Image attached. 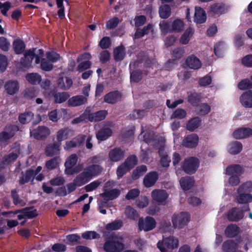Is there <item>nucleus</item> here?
Masks as SVG:
<instances>
[{"label": "nucleus", "mask_w": 252, "mask_h": 252, "mask_svg": "<svg viewBox=\"0 0 252 252\" xmlns=\"http://www.w3.org/2000/svg\"><path fill=\"white\" fill-rule=\"evenodd\" d=\"M103 168L99 164H92L86 166L83 172L76 177V180L86 184L93 178L98 176L103 171Z\"/></svg>", "instance_id": "1"}, {"label": "nucleus", "mask_w": 252, "mask_h": 252, "mask_svg": "<svg viewBox=\"0 0 252 252\" xmlns=\"http://www.w3.org/2000/svg\"><path fill=\"white\" fill-rule=\"evenodd\" d=\"M78 157L75 154L69 156L64 163L65 173L68 175H72L79 173L82 169V165L80 164L76 165Z\"/></svg>", "instance_id": "2"}, {"label": "nucleus", "mask_w": 252, "mask_h": 252, "mask_svg": "<svg viewBox=\"0 0 252 252\" xmlns=\"http://www.w3.org/2000/svg\"><path fill=\"white\" fill-rule=\"evenodd\" d=\"M200 164L198 158L193 157L186 158L181 164L182 170L187 174H194Z\"/></svg>", "instance_id": "3"}, {"label": "nucleus", "mask_w": 252, "mask_h": 252, "mask_svg": "<svg viewBox=\"0 0 252 252\" xmlns=\"http://www.w3.org/2000/svg\"><path fill=\"white\" fill-rule=\"evenodd\" d=\"M35 48H32L27 50L24 53V57L20 59V63L22 67L29 68L32 65L34 58H35V63L38 64L40 62V58L39 55L35 53Z\"/></svg>", "instance_id": "4"}, {"label": "nucleus", "mask_w": 252, "mask_h": 252, "mask_svg": "<svg viewBox=\"0 0 252 252\" xmlns=\"http://www.w3.org/2000/svg\"><path fill=\"white\" fill-rule=\"evenodd\" d=\"M124 248V243L118 239H110L103 245V249L106 252H122Z\"/></svg>", "instance_id": "5"}, {"label": "nucleus", "mask_w": 252, "mask_h": 252, "mask_svg": "<svg viewBox=\"0 0 252 252\" xmlns=\"http://www.w3.org/2000/svg\"><path fill=\"white\" fill-rule=\"evenodd\" d=\"M190 220V216L187 212H181L179 214H174L172 221L175 228H182L186 225Z\"/></svg>", "instance_id": "6"}, {"label": "nucleus", "mask_w": 252, "mask_h": 252, "mask_svg": "<svg viewBox=\"0 0 252 252\" xmlns=\"http://www.w3.org/2000/svg\"><path fill=\"white\" fill-rule=\"evenodd\" d=\"M178 246V240L173 236H169L160 240L157 244V247L160 252H166V248L173 249Z\"/></svg>", "instance_id": "7"}, {"label": "nucleus", "mask_w": 252, "mask_h": 252, "mask_svg": "<svg viewBox=\"0 0 252 252\" xmlns=\"http://www.w3.org/2000/svg\"><path fill=\"white\" fill-rule=\"evenodd\" d=\"M250 210L249 205H245L242 210L239 208L233 207L227 213V218L229 221H239L244 217L243 212Z\"/></svg>", "instance_id": "8"}, {"label": "nucleus", "mask_w": 252, "mask_h": 252, "mask_svg": "<svg viewBox=\"0 0 252 252\" xmlns=\"http://www.w3.org/2000/svg\"><path fill=\"white\" fill-rule=\"evenodd\" d=\"M156 221L152 217L147 216L145 219L140 218L138 220V228L140 230L149 231L154 229L156 226Z\"/></svg>", "instance_id": "9"}, {"label": "nucleus", "mask_w": 252, "mask_h": 252, "mask_svg": "<svg viewBox=\"0 0 252 252\" xmlns=\"http://www.w3.org/2000/svg\"><path fill=\"white\" fill-rule=\"evenodd\" d=\"M31 136L34 139L41 140L47 138L50 134L49 128L45 126H38L37 128L33 129H30Z\"/></svg>", "instance_id": "10"}, {"label": "nucleus", "mask_w": 252, "mask_h": 252, "mask_svg": "<svg viewBox=\"0 0 252 252\" xmlns=\"http://www.w3.org/2000/svg\"><path fill=\"white\" fill-rule=\"evenodd\" d=\"M11 149H14V151L4 155L2 158V160L5 165H8L15 161L21 154L20 145L19 144L14 143V144L12 145Z\"/></svg>", "instance_id": "11"}, {"label": "nucleus", "mask_w": 252, "mask_h": 252, "mask_svg": "<svg viewBox=\"0 0 252 252\" xmlns=\"http://www.w3.org/2000/svg\"><path fill=\"white\" fill-rule=\"evenodd\" d=\"M8 131H3L0 132V143H4L12 138L15 135V131L19 130L18 126L11 125L5 127Z\"/></svg>", "instance_id": "12"}, {"label": "nucleus", "mask_w": 252, "mask_h": 252, "mask_svg": "<svg viewBox=\"0 0 252 252\" xmlns=\"http://www.w3.org/2000/svg\"><path fill=\"white\" fill-rule=\"evenodd\" d=\"M168 194L166 191L163 189H154L152 191V197L153 199L158 203V205L165 204Z\"/></svg>", "instance_id": "13"}, {"label": "nucleus", "mask_w": 252, "mask_h": 252, "mask_svg": "<svg viewBox=\"0 0 252 252\" xmlns=\"http://www.w3.org/2000/svg\"><path fill=\"white\" fill-rule=\"evenodd\" d=\"M199 137L195 133H192L187 135L184 137L182 142L184 147L189 148H195L198 145Z\"/></svg>", "instance_id": "14"}, {"label": "nucleus", "mask_w": 252, "mask_h": 252, "mask_svg": "<svg viewBox=\"0 0 252 252\" xmlns=\"http://www.w3.org/2000/svg\"><path fill=\"white\" fill-rule=\"evenodd\" d=\"M158 179V174L156 171H151L147 174L143 181L144 186L146 188L153 187Z\"/></svg>", "instance_id": "15"}, {"label": "nucleus", "mask_w": 252, "mask_h": 252, "mask_svg": "<svg viewBox=\"0 0 252 252\" xmlns=\"http://www.w3.org/2000/svg\"><path fill=\"white\" fill-rule=\"evenodd\" d=\"M125 154V150L120 148H115L109 151L108 156L110 161L117 162L124 158Z\"/></svg>", "instance_id": "16"}, {"label": "nucleus", "mask_w": 252, "mask_h": 252, "mask_svg": "<svg viewBox=\"0 0 252 252\" xmlns=\"http://www.w3.org/2000/svg\"><path fill=\"white\" fill-rule=\"evenodd\" d=\"M122 95L119 91H111L104 96V101L109 103L114 104L120 101L122 99Z\"/></svg>", "instance_id": "17"}, {"label": "nucleus", "mask_w": 252, "mask_h": 252, "mask_svg": "<svg viewBox=\"0 0 252 252\" xmlns=\"http://www.w3.org/2000/svg\"><path fill=\"white\" fill-rule=\"evenodd\" d=\"M228 8V6L223 3H215L210 6L209 12L219 15L225 13Z\"/></svg>", "instance_id": "18"}, {"label": "nucleus", "mask_w": 252, "mask_h": 252, "mask_svg": "<svg viewBox=\"0 0 252 252\" xmlns=\"http://www.w3.org/2000/svg\"><path fill=\"white\" fill-rule=\"evenodd\" d=\"M240 101L244 107L252 108V90L243 93L240 97Z\"/></svg>", "instance_id": "19"}, {"label": "nucleus", "mask_w": 252, "mask_h": 252, "mask_svg": "<svg viewBox=\"0 0 252 252\" xmlns=\"http://www.w3.org/2000/svg\"><path fill=\"white\" fill-rule=\"evenodd\" d=\"M251 135H252V129L250 127L239 128L233 133V137L237 139L247 138Z\"/></svg>", "instance_id": "20"}, {"label": "nucleus", "mask_w": 252, "mask_h": 252, "mask_svg": "<svg viewBox=\"0 0 252 252\" xmlns=\"http://www.w3.org/2000/svg\"><path fill=\"white\" fill-rule=\"evenodd\" d=\"M4 89L8 94L14 95L19 91V83L16 80H9L5 83Z\"/></svg>", "instance_id": "21"}, {"label": "nucleus", "mask_w": 252, "mask_h": 252, "mask_svg": "<svg viewBox=\"0 0 252 252\" xmlns=\"http://www.w3.org/2000/svg\"><path fill=\"white\" fill-rule=\"evenodd\" d=\"M87 101V98L82 95H77L70 98L68 101V105L71 107H76L82 105Z\"/></svg>", "instance_id": "22"}, {"label": "nucleus", "mask_w": 252, "mask_h": 252, "mask_svg": "<svg viewBox=\"0 0 252 252\" xmlns=\"http://www.w3.org/2000/svg\"><path fill=\"white\" fill-rule=\"evenodd\" d=\"M240 232V229L235 224H230L225 228L224 234L229 238H234Z\"/></svg>", "instance_id": "23"}, {"label": "nucleus", "mask_w": 252, "mask_h": 252, "mask_svg": "<svg viewBox=\"0 0 252 252\" xmlns=\"http://www.w3.org/2000/svg\"><path fill=\"white\" fill-rule=\"evenodd\" d=\"M186 63L189 68L193 69H198L202 65L200 60L193 55L189 56L186 59Z\"/></svg>", "instance_id": "24"}, {"label": "nucleus", "mask_w": 252, "mask_h": 252, "mask_svg": "<svg viewBox=\"0 0 252 252\" xmlns=\"http://www.w3.org/2000/svg\"><path fill=\"white\" fill-rule=\"evenodd\" d=\"M244 169L240 164H235L228 166L225 169V173L227 175H241L244 173Z\"/></svg>", "instance_id": "25"}, {"label": "nucleus", "mask_w": 252, "mask_h": 252, "mask_svg": "<svg viewBox=\"0 0 252 252\" xmlns=\"http://www.w3.org/2000/svg\"><path fill=\"white\" fill-rule=\"evenodd\" d=\"M21 175L19 180V184L21 185L28 183L32 178L33 181L35 176L34 171L31 168L27 169L25 173L22 172Z\"/></svg>", "instance_id": "26"}, {"label": "nucleus", "mask_w": 252, "mask_h": 252, "mask_svg": "<svg viewBox=\"0 0 252 252\" xmlns=\"http://www.w3.org/2000/svg\"><path fill=\"white\" fill-rule=\"evenodd\" d=\"M107 114V111L105 110H99L89 114L88 120L92 122L101 121L106 118Z\"/></svg>", "instance_id": "27"}, {"label": "nucleus", "mask_w": 252, "mask_h": 252, "mask_svg": "<svg viewBox=\"0 0 252 252\" xmlns=\"http://www.w3.org/2000/svg\"><path fill=\"white\" fill-rule=\"evenodd\" d=\"M206 20V14L204 10L200 7H195L194 21L202 24Z\"/></svg>", "instance_id": "28"}, {"label": "nucleus", "mask_w": 252, "mask_h": 252, "mask_svg": "<svg viewBox=\"0 0 252 252\" xmlns=\"http://www.w3.org/2000/svg\"><path fill=\"white\" fill-rule=\"evenodd\" d=\"M57 86L62 90H68L72 85L73 81L72 79L68 77H61L57 80Z\"/></svg>", "instance_id": "29"}, {"label": "nucleus", "mask_w": 252, "mask_h": 252, "mask_svg": "<svg viewBox=\"0 0 252 252\" xmlns=\"http://www.w3.org/2000/svg\"><path fill=\"white\" fill-rule=\"evenodd\" d=\"M60 145L56 142L49 144L45 148V154L48 157H53L57 155L60 152Z\"/></svg>", "instance_id": "30"}, {"label": "nucleus", "mask_w": 252, "mask_h": 252, "mask_svg": "<svg viewBox=\"0 0 252 252\" xmlns=\"http://www.w3.org/2000/svg\"><path fill=\"white\" fill-rule=\"evenodd\" d=\"M243 149L242 143L237 141H232L227 146V150L231 155H237L240 153Z\"/></svg>", "instance_id": "31"}, {"label": "nucleus", "mask_w": 252, "mask_h": 252, "mask_svg": "<svg viewBox=\"0 0 252 252\" xmlns=\"http://www.w3.org/2000/svg\"><path fill=\"white\" fill-rule=\"evenodd\" d=\"M237 249V244L233 240L225 241L222 245L223 252H235Z\"/></svg>", "instance_id": "32"}, {"label": "nucleus", "mask_w": 252, "mask_h": 252, "mask_svg": "<svg viewBox=\"0 0 252 252\" xmlns=\"http://www.w3.org/2000/svg\"><path fill=\"white\" fill-rule=\"evenodd\" d=\"M148 71L141 69H136L130 72V79L131 82H139L142 79L143 75H147Z\"/></svg>", "instance_id": "33"}, {"label": "nucleus", "mask_w": 252, "mask_h": 252, "mask_svg": "<svg viewBox=\"0 0 252 252\" xmlns=\"http://www.w3.org/2000/svg\"><path fill=\"white\" fill-rule=\"evenodd\" d=\"M112 130L109 127H103L99 129L96 134L99 141H104L112 135Z\"/></svg>", "instance_id": "34"}, {"label": "nucleus", "mask_w": 252, "mask_h": 252, "mask_svg": "<svg viewBox=\"0 0 252 252\" xmlns=\"http://www.w3.org/2000/svg\"><path fill=\"white\" fill-rule=\"evenodd\" d=\"M33 119L34 114L31 111H26L20 113L18 116L19 122L22 125L29 124Z\"/></svg>", "instance_id": "35"}, {"label": "nucleus", "mask_w": 252, "mask_h": 252, "mask_svg": "<svg viewBox=\"0 0 252 252\" xmlns=\"http://www.w3.org/2000/svg\"><path fill=\"white\" fill-rule=\"evenodd\" d=\"M120 191L118 189H114L110 190H105L101 193L100 195L107 200L115 199L119 197Z\"/></svg>", "instance_id": "36"}, {"label": "nucleus", "mask_w": 252, "mask_h": 252, "mask_svg": "<svg viewBox=\"0 0 252 252\" xmlns=\"http://www.w3.org/2000/svg\"><path fill=\"white\" fill-rule=\"evenodd\" d=\"M13 48L15 53L19 55L24 52L26 45L22 39H16L13 42Z\"/></svg>", "instance_id": "37"}, {"label": "nucleus", "mask_w": 252, "mask_h": 252, "mask_svg": "<svg viewBox=\"0 0 252 252\" xmlns=\"http://www.w3.org/2000/svg\"><path fill=\"white\" fill-rule=\"evenodd\" d=\"M180 183L183 190H188L193 186L194 181L191 177L187 176L182 177L180 180Z\"/></svg>", "instance_id": "38"}, {"label": "nucleus", "mask_w": 252, "mask_h": 252, "mask_svg": "<svg viewBox=\"0 0 252 252\" xmlns=\"http://www.w3.org/2000/svg\"><path fill=\"white\" fill-rule=\"evenodd\" d=\"M147 171V167L145 165H139L134 169L132 172L131 178L133 180L138 179L143 176Z\"/></svg>", "instance_id": "39"}, {"label": "nucleus", "mask_w": 252, "mask_h": 252, "mask_svg": "<svg viewBox=\"0 0 252 252\" xmlns=\"http://www.w3.org/2000/svg\"><path fill=\"white\" fill-rule=\"evenodd\" d=\"M113 54L116 62L122 61L125 57V48L123 45L119 46L114 49Z\"/></svg>", "instance_id": "40"}, {"label": "nucleus", "mask_w": 252, "mask_h": 252, "mask_svg": "<svg viewBox=\"0 0 252 252\" xmlns=\"http://www.w3.org/2000/svg\"><path fill=\"white\" fill-rule=\"evenodd\" d=\"M56 103H62L65 102L70 96L68 92H54L52 94Z\"/></svg>", "instance_id": "41"}, {"label": "nucleus", "mask_w": 252, "mask_h": 252, "mask_svg": "<svg viewBox=\"0 0 252 252\" xmlns=\"http://www.w3.org/2000/svg\"><path fill=\"white\" fill-rule=\"evenodd\" d=\"M202 99L201 94L196 92L188 93V101L193 106L197 105Z\"/></svg>", "instance_id": "42"}, {"label": "nucleus", "mask_w": 252, "mask_h": 252, "mask_svg": "<svg viewBox=\"0 0 252 252\" xmlns=\"http://www.w3.org/2000/svg\"><path fill=\"white\" fill-rule=\"evenodd\" d=\"M211 111V106L207 103H201L196 106L195 111L200 116H205Z\"/></svg>", "instance_id": "43"}, {"label": "nucleus", "mask_w": 252, "mask_h": 252, "mask_svg": "<svg viewBox=\"0 0 252 252\" xmlns=\"http://www.w3.org/2000/svg\"><path fill=\"white\" fill-rule=\"evenodd\" d=\"M236 199L240 204H247L252 202V195L244 192H238Z\"/></svg>", "instance_id": "44"}, {"label": "nucleus", "mask_w": 252, "mask_h": 252, "mask_svg": "<svg viewBox=\"0 0 252 252\" xmlns=\"http://www.w3.org/2000/svg\"><path fill=\"white\" fill-rule=\"evenodd\" d=\"M200 123V118L198 117H195L188 121L186 125V128L190 131H193L199 126Z\"/></svg>", "instance_id": "45"}, {"label": "nucleus", "mask_w": 252, "mask_h": 252, "mask_svg": "<svg viewBox=\"0 0 252 252\" xmlns=\"http://www.w3.org/2000/svg\"><path fill=\"white\" fill-rule=\"evenodd\" d=\"M194 33V30L191 27L188 28L181 36L180 41L182 44H187L190 40V37Z\"/></svg>", "instance_id": "46"}, {"label": "nucleus", "mask_w": 252, "mask_h": 252, "mask_svg": "<svg viewBox=\"0 0 252 252\" xmlns=\"http://www.w3.org/2000/svg\"><path fill=\"white\" fill-rule=\"evenodd\" d=\"M159 16L162 19H167L171 15V7L168 4H164L159 7Z\"/></svg>", "instance_id": "47"}, {"label": "nucleus", "mask_w": 252, "mask_h": 252, "mask_svg": "<svg viewBox=\"0 0 252 252\" xmlns=\"http://www.w3.org/2000/svg\"><path fill=\"white\" fill-rule=\"evenodd\" d=\"M11 196L15 205H20V206L23 207L26 205V203L20 197L16 189H12L11 191Z\"/></svg>", "instance_id": "48"}, {"label": "nucleus", "mask_w": 252, "mask_h": 252, "mask_svg": "<svg viewBox=\"0 0 252 252\" xmlns=\"http://www.w3.org/2000/svg\"><path fill=\"white\" fill-rule=\"evenodd\" d=\"M123 163L131 170L138 163V159L135 155H132L127 157Z\"/></svg>", "instance_id": "49"}, {"label": "nucleus", "mask_w": 252, "mask_h": 252, "mask_svg": "<svg viewBox=\"0 0 252 252\" xmlns=\"http://www.w3.org/2000/svg\"><path fill=\"white\" fill-rule=\"evenodd\" d=\"M26 80L31 84L35 85L41 81V76L36 73H28L26 76Z\"/></svg>", "instance_id": "50"}, {"label": "nucleus", "mask_w": 252, "mask_h": 252, "mask_svg": "<svg viewBox=\"0 0 252 252\" xmlns=\"http://www.w3.org/2000/svg\"><path fill=\"white\" fill-rule=\"evenodd\" d=\"M125 214L126 217L133 220H137L139 218V214L132 207L128 206L126 208Z\"/></svg>", "instance_id": "51"}, {"label": "nucleus", "mask_w": 252, "mask_h": 252, "mask_svg": "<svg viewBox=\"0 0 252 252\" xmlns=\"http://www.w3.org/2000/svg\"><path fill=\"white\" fill-rule=\"evenodd\" d=\"M123 226V222L121 220H115V221L108 223L105 228L108 231L116 230L119 229Z\"/></svg>", "instance_id": "52"}, {"label": "nucleus", "mask_w": 252, "mask_h": 252, "mask_svg": "<svg viewBox=\"0 0 252 252\" xmlns=\"http://www.w3.org/2000/svg\"><path fill=\"white\" fill-rule=\"evenodd\" d=\"M68 132L66 128L62 129L59 130L57 134V143L61 145L62 141L66 139L68 137Z\"/></svg>", "instance_id": "53"}, {"label": "nucleus", "mask_w": 252, "mask_h": 252, "mask_svg": "<svg viewBox=\"0 0 252 252\" xmlns=\"http://www.w3.org/2000/svg\"><path fill=\"white\" fill-rule=\"evenodd\" d=\"M38 92L34 87L27 88L23 92L25 97L29 99H32L37 95Z\"/></svg>", "instance_id": "54"}, {"label": "nucleus", "mask_w": 252, "mask_h": 252, "mask_svg": "<svg viewBox=\"0 0 252 252\" xmlns=\"http://www.w3.org/2000/svg\"><path fill=\"white\" fill-rule=\"evenodd\" d=\"M184 26V23L183 21L180 19H176L172 23L171 31L180 32L183 31Z\"/></svg>", "instance_id": "55"}, {"label": "nucleus", "mask_w": 252, "mask_h": 252, "mask_svg": "<svg viewBox=\"0 0 252 252\" xmlns=\"http://www.w3.org/2000/svg\"><path fill=\"white\" fill-rule=\"evenodd\" d=\"M252 190V182L248 181L242 184L238 189L237 192L249 193Z\"/></svg>", "instance_id": "56"}, {"label": "nucleus", "mask_w": 252, "mask_h": 252, "mask_svg": "<svg viewBox=\"0 0 252 252\" xmlns=\"http://www.w3.org/2000/svg\"><path fill=\"white\" fill-rule=\"evenodd\" d=\"M130 170L124 163L121 164L117 169L116 174L118 179H120L124 176L127 172H129Z\"/></svg>", "instance_id": "57"}, {"label": "nucleus", "mask_w": 252, "mask_h": 252, "mask_svg": "<svg viewBox=\"0 0 252 252\" xmlns=\"http://www.w3.org/2000/svg\"><path fill=\"white\" fill-rule=\"evenodd\" d=\"M146 115V111L144 110H134L130 113L129 117L130 119H141Z\"/></svg>", "instance_id": "58"}, {"label": "nucleus", "mask_w": 252, "mask_h": 252, "mask_svg": "<svg viewBox=\"0 0 252 252\" xmlns=\"http://www.w3.org/2000/svg\"><path fill=\"white\" fill-rule=\"evenodd\" d=\"M238 88L241 90L252 89V82L247 78L243 79L238 83Z\"/></svg>", "instance_id": "59"}, {"label": "nucleus", "mask_w": 252, "mask_h": 252, "mask_svg": "<svg viewBox=\"0 0 252 252\" xmlns=\"http://www.w3.org/2000/svg\"><path fill=\"white\" fill-rule=\"evenodd\" d=\"M120 23L119 18L114 17L109 19L106 23V27L108 30H112L116 28Z\"/></svg>", "instance_id": "60"}, {"label": "nucleus", "mask_w": 252, "mask_h": 252, "mask_svg": "<svg viewBox=\"0 0 252 252\" xmlns=\"http://www.w3.org/2000/svg\"><path fill=\"white\" fill-rule=\"evenodd\" d=\"M184 53L185 50L183 48L177 47L172 51L171 53L172 58L175 61L176 60L181 59Z\"/></svg>", "instance_id": "61"}, {"label": "nucleus", "mask_w": 252, "mask_h": 252, "mask_svg": "<svg viewBox=\"0 0 252 252\" xmlns=\"http://www.w3.org/2000/svg\"><path fill=\"white\" fill-rule=\"evenodd\" d=\"M187 116L186 110L182 108L176 109L172 115L171 118L178 119H182Z\"/></svg>", "instance_id": "62"}, {"label": "nucleus", "mask_w": 252, "mask_h": 252, "mask_svg": "<svg viewBox=\"0 0 252 252\" xmlns=\"http://www.w3.org/2000/svg\"><path fill=\"white\" fill-rule=\"evenodd\" d=\"M40 66L41 69L45 71H49L53 68V65L50 62L44 58L41 59Z\"/></svg>", "instance_id": "63"}, {"label": "nucleus", "mask_w": 252, "mask_h": 252, "mask_svg": "<svg viewBox=\"0 0 252 252\" xmlns=\"http://www.w3.org/2000/svg\"><path fill=\"white\" fill-rule=\"evenodd\" d=\"M59 157H55L46 162V167L48 169L52 170L55 169L59 163Z\"/></svg>", "instance_id": "64"}]
</instances>
